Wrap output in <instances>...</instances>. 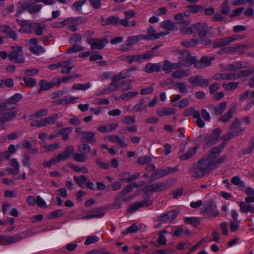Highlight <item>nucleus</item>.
<instances>
[{"label":"nucleus","mask_w":254,"mask_h":254,"mask_svg":"<svg viewBox=\"0 0 254 254\" xmlns=\"http://www.w3.org/2000/svg\"><path fill=\"white\" fill-rule=\"evenodd\" d=\"M145 102L146 101L144 98L140 99L139 103L135 105L132 109L136 112L142 111L144 108H146V105L145 104Z\"/></svg>","instance_id":"obj_40"},{"label":"nucleus","mask_w":254,"mask_h":254,"mask_svg":"<svg viewBox=\"0 0 254 254\" xmlns=\"http://www.w3.org/2000/svg\"><path fill=\"white\" fill-rule=\"evenodd\" d=\"M42 7L41 4H34L31 1L25 2L17 8L16 16L21 15L25 11L28 12L31 14L38 13L40 11Z\"/></svg>","instance_id":"obj_3"},{"label":"nucleus","mask_w":254,"mask_h":254,"mask_svg":"<svg viewBox=\"0 0 254 254\" xmlns=\"http://www.w3.org/2000/svg\"><path fill=\"white\" fill-rule=\"evenodd\" d=\"M131 76L130 73H128L127 69L123 70L121 72L117 74L114 76L116 79H117L118 81H119L121 79L127 78V77H129Z\"/></svg>","instance_id":"obj_49"},{"label":"nucleus","mask_w":254,"mask_h":254,"mask_svg":"<svg viewBox=\"0 0 254 254\" xmlns=\"http://www.w3.org/2000/svg\"><path fill=\"white\" fill-rule=\"evenodd\" d=\"M118 81L114 76L112 77V82L107 87L110 92L117 90L119 88Z\"/></svg>","instance_id":"obj_52"},{"label":"nucleus","mask_w":254,"mask_h":254,"mask_svg":"<svg viewBox=\"0 0 254 254\" xmlns=\"http://www.w3.org/2000/svg\"><path fill=\"white\" fill-rule=\"evenodd\" d=\"M141 39H143L142 34L138 36H130L126 40V46H132Z\"/></svg>","instance_id":"obj_30"},{"label":"nucleus","mask_w":254,"mask_h":254,"mask_svg":"<svg viewBox=\"0 0 254 254\" xmlns=\"http://www.w3.org/2000/svg\"><path fill=\"white\" fill-rule=\"evenodd\" d=\"M89 44L91 46L92 50H102L105 46L106 44L108 43V40L107 37H104L102 39L93 38V39L89 40Z\"/></svg>","instance_id":"obj_12"},{"label":"nucleus","mask_w":254,"mask_h":254,"mask_svg":"<svg viewBox=\"0 0 254 254\" xmlns=\"http://www.w3.org/2000/svg\"><path fill=\"white\" fill-rule=\"evenodd\" d=\"M11 105L12 104L9 103L8 100H5L4 102L0 104V112L14 109L15 107L11 106Z\"/></svg>","instance_id":"obj_46"},{"label":"nucleus","mask_w":254,"mask_h":254,"mask_svg":"<svg viewBox=\"0 0 254 254\" xmlns=\"http://www.w3.org/2000/svg\"><path fill=\"white\" fill-rule=\"evenodd\" d=\"M88 178V176L85 175H81L80 176H74L73 177L74 181L76 182L78 186L81 188H84V184L86 183Z\"/></svg>","instance_id":"obj_35"},{"label":"nucleus","mask_w":254,"mask_h":254,"mask_svg":"<svg viewBox=\"0 0 254 254\" xmlns=\"http://www.w3.org/2000/svg\"><path fill=\"white\" fill-rule=\"evenodd\" d=\"M87 2L86 0H80L75 2L72 4V7L79 12H82V7Z\"/></svg>","instance_id":"obj_51"},{"label":"nucleus","mask_w":254,"mask_h":254,"mask_svg":"<svg viewBox=\"0 0 254 254\" xmlns=\"http://www.w3.org/2000/svg\"><path fill=\"white\" fill-rule=\"evenodd\" d=\"M214 59L215 57L214 56H204L202 57L200 60L204 67H208L211 65V62Z\"/></svg>","instance_id":"obj_39"},{"label":"nucleus","mask_w":254,"mask_h":254,"mask_svg":"<svg viewBox=\"0 0 254 254\" xmlns=\"http://www.w3.org/2000/svg\"><path fill=\"white\" fill-rule=\"evenodd\" d=\"M198 42L197 39H191L183 41L181 43L185 47H194L197 46Z\"/></svg>","instance_id":"obj_48"},{"label":"nucleus","mask_w":254,"mask_h":254,"mask_svg":"<svg viewBox=\"0 0 254 254\" xmlns=\"http://www.w3.org/2000/svg\"><path fill=\"white\" fill-rule=\"evenodd\" d=\"M140 208V203L138 202L133 203L127 208L126 213H133Z\"/></svg>","instance_id":"obj_62"},{"label":"nucleus","mask_w":254,"mask_h":254,"mask_svg":"<svg viewBox=\"0 0 254 254\" xmlns=\"http://www.w3.org/2000/svg\"><path fill=\"white\" fill-rule=\"evenodd\" d=\"M29 50L33 54L38 55L40 53H42L44 52V49L42 46L39 45H36L34 46H30Z\"/></svg>","instance_id":"obj_55"},{"label":"nucleus","mask_w":254,"mask_h":254,"mask_svg":"<svg viewBox=\"0 0 254 254\" xmlns=\"http://www.w3.org/2000/svg\"><path fill=\"white\" fill-rule=\"evenodd\" d=\"M25 85L27 87L32 88L35 86L36 81L35 79L31 77H24L22 78Z\"/></svg>","instance_id":"obj_44"},{"label":"nucleus","mask_w":254,"mask_h":254,"mask_svg":"<svg viewBox=\"0 0 254 254\" xmlns=\"http://www.w3.org/2000/svg\"><path fill=\"white\" fill-rule=\"evenodd\" d=\"M176 110L170 107H163L157 111L156 113L159 116L174 115L176 113Z\"/></svg>","instance_id":"obj_27"},{"label":"nucleus","mask_w":254,"mask_h":254,"mask_svg":"<svg viewBox=\"0 0 254 254\" xmlns=\"http://www.w3.org/2000/svg\"><path fill=\"white\" fill-rule=\"evenodd\" d=\"M236 74L232 73H217L213 76V79L217 81L231 80L236 79Z\"/></svg>","instance_id":"obj_19"},{"label":"nucleus","mask_w":254,"mask_h":254,"mask_svg":"<svg viewBox=\"0 0 254 254\" xmlns=\"http://www.w3.org/2000/svg\"><path fill=\"white\" fill-rule=\"evenodd\" d=\"M197 149V147L191 148L188 150L185 154L179 156V158L181 160H187L196 153Z\"/></svg>","instance_id":"obj_28"},{"label":"nucleus","mask_w":254,"mask_h":254,"mask_svg":"<svg viewBox=\"0 0 254 254\" xmlns=\"http://www.w3.org/2000/svg\"><path fill=\"white\" fill-rule=\"evenodd\" d=\"M17 24L20 26L19 30V32L31 33V23L28 20H16Z\"/></svg>","instance_id":"obj_18"},{"label":"nucleus","mask_w":254,"mask_h":254,"mask_svg":"<svg viewBox=\"0 0 254 254\" xmlns=\"http://www.w3.org/2000/svg\"><path fill=\"white\" fill-rule=\"evenodd\" d=\"M61 81L59 78H55L50 82H47L45 80H41L39 82V89L38 92L40 93L43 91L48 90L54 87L55 86L59 87Z\"/></svg>","instance_id":"obj_9"},{"label":"nucleus","mask_w":254,"mask_h":254,"mask_svg":"<svg viewBox=\"0 0 254 254\" xmlns=\"http://www.w3.org/2000/svg\"><path fill=\"white\" fill-rule=\"evenodd\" d=\"M230 11V7L228 6V0H226L222 3L220 12L224 15H227Z\"/></svg>","instance_id":"obj_56"},{"label":"nucleus","mask_w":254,"mask_h":254,"mask_svg":"<svg viewBox=\"0 0 254 254\" xmlns=\"http://www.w3.org/2000/svg\"><path fill=\"white\" fill-rule=\"evenodd\" d=\"M238 85V82H229L228 83H223L222 85L223 88L226 90L234 91L235 90Z\"/></svg>","instance_id":"obj_53"},{"label":"nucleus","mask_w":254,"mask_h":254,"mask_svg":"<svg viewBox=\"0 0 254 254\" xmlns=\"http://www.w3.org/2000/svg\"><path fill=\"white\" fill-rule=\"evenodd\" d=\"M205 24H202L201 23H197L192 24L189 28L186 29L185 34H192L195 33L200 30L201 29L204 28L203 25Z\"/></svg>","instance_id":"obj_26"},{"label":"nucleus","mask_w":254,"mask_h":254,"mask_svg":"<svg viewBox=\"0 0 254 254\" xmlns=\"http://www.w3.org/2000/svg\"><path fill=\"white\" fill-rule=\"evenodd\" d=\"M226 145V143L223 142L221 144L217 146L213 147L210 150V153L208 154V155L205 157L208 158V162H209L210 159L212 160L216 158L223 150Z\"/></svg>","instance_id":"obj_16"},{"label":"nucleus","mask_w":254,"mask_h":254,"mask_svg":"<svg viewBox=\"0 0 254 254\" xmlns=\"http://www.w3.org/2000/svg\"><path fill=\"white\" fill-rule=\"evenodd\" d=\"M152 161V159L150 156L145 155L139 157L137 160V162L140 165H145L150 164Z\"/></svg>","instance_id":"obj_47"},{"label":"nucleus","mask_w":254,"mask_h":254,"mask_svg":"<svg viewBox=\"0 0 254 254\" xmlns=\"http://www.w3.org/2000/svg\"><path fill=\"white\" fill-rule=\"evenodd\" d=\"M180 67L178 63H171L169 61L165 60L163 61L161 70L165 73H170L174 69H178Z\"/></svg>","instance_id":"obj_15"},{"label":"nucleus","mask_w":254,"mask_h":254,"mask_svg":"<svg viewBox=\"0 0 254 254\" xmlns=\"http://www.w3.org/2000/svg\"><path fill=\"white\" fill-rule=\"evenodd\" d=\"M187 76V73L183 70H177L171 74V77L173 79L181 78Z\"/></svg>","instance_id":"obj_58"},{"label":"nucleus","mask_w":254,"mask_h":254,"mask_svg":"<svg viewBox=\"0 0 254 254\" xmlns=\"http://www.w3.org/2000/svg\"><path fill=\"white\" fill-rule=\"evenodd\" d=\"M178 214L177 210H170L158 216L156 221L163 223H170L176 219Z\"/></svg>","instance_id":"obj_10"},{"label":"nucleus","mask_w":254,"mask_h":254,"mask_svg":"<svg viewBox=\"0 0 254 254\" xmlns=\"http://www.w3.org/2000/svg\"><path fill=\"white\" fill-rule=\"evenodd\" d=\"M141 186V185H139L136 183H134L133 185H128L120 192L119 194L123 197L125 195L132 191L134 187L139 188Z\"/></svg>","instance_id":"obj_31"},{"label":"nucleus","mask_w":254,"mask_h":254,"mask_svg":"<svg viewBox=\"0 0 254 254\" xmlns=\"http://www.w3.org/2000/svg\"><path fill=\"white\" fill-rule=\"evenodd\" d=\"M147 31V34H142L143 39H146L147 40H156L159 39L161 36H164L167 34L164 33L163 32H159L158 33H156L154 27L151 25L148 27Z\"/></svg>","instance_id":"obj_13"},{"label":"nucleus","mask_w":254,"mask_h":254,"mask_svg":"<svg viewBox=\"0 0 254 254\" xmlns=\"http://www.w3.org/2000/svg\"><path fill=\"white\" fill-rule=\"evenodd\" d=\"M241 121L238 118H236L233 121L230 127V129L233 132H239V135L245 130V127H242L240 126Z\"/></svg>","instance_id":"obj_24"},{"label":"nucleus","mask_w":254,"mask_h":254,"mask_svg":"<svg viewBox=\"0 0 254 254\" xmlns=\"http://www.w3.org/2000/svg\"><path fill=\"white\" fill-rule=\"evenodd\" d=\"M227 107V102H223L220 103L216 106L213 105H210L209 106V109L212 112V113L216 116L221 115Z\"/></svg>","instance_id":"obj_17"},{"label":"nucleus","mask_w":254,"mask_h":254,"mask_svg":"<svg viewBox=\"0 0 254 254\" xmlns=\"http://www.w3.org/2000/svg\"><path fill=\"white\" fill-rule=\"evenodd\" d=\"M216 204L211 199H209L204 204V208L201 210L200 213L203 215L210 213L214 217L218 216L219 212L216 210Z\"/></svg>","instance_id":"obj_8"},{"label":"nucleus","mask_w":254,"mask_h":254,"mask_svg":"<svg viewBox=\"0 0 254 254\" xmlns=\"http://www.w3.org/2000/svg\"><path fill=\"white\" fill-rule=\"evenodd\" d=\"M228 159V155H223L220 157L217 160L213 162H209L211 167L212 168V170L216 169L218 166L222 164L225 160Z\"/></svg>","instance_id":"obj_34"},{"label":"nucleus","mask_w":254,"mask_h":254,"mask_svg":"<svg viewBox=\"0 0 254 254\" xmlns=\"http://www.w3.org/2000/svg\"><path fill=\"white\" fill-rule=\"evenodd\" d=\"M163 177L162 175V173L161 171V169H158L157 170H155L151 174L150 177V180L151 181H154L156 180H158L160 178Z\"/></svg>","instance_id":"obj_59"},{"label":"nucleus","mask_w":254,"mask_h":254,"mask_svg":"<svg viewBox=\"0 0 254 254\" xmlns=\"http://www.w3.org/2000/svg\"><path fill=\"white\" fill-rule=\"evenodd\" d=\"M95 162L99 168L103 169H108L110 166V163L109 162H103L102 158H100L96 159Z\"/></svg>","instance_id":"obj_60"},{"label":"nucleus","mask_w":254,"mask_h":254,"mask_svg":"<svg viewBox=\"0 0 254 254\" xmlns=\"http://www.w3.org/2000/svg\"><path fill=\"white\" fill-rule=\"evenodd\" d=\"M81 141L82 142H87L90 144L96 142L95 133L93 132L89 131L82 132Z\"/></svg>","instance_id":"obj_20"},{"label":"nucleus","mask_w":254,"mask_h":254,"mask_svg":"<svg viewBox=\"0 0 254 254\" xmlns=\"http://www.w3.org/2000/svg\"><path fill=\"white\" fill-rule=\"evenodd\" d=\"M239 132H233L232 131L226 133L225 134L223 135L221 138L224 141H227L234 137H236L239 135Z\"/></svg>","instance_id":"obj_63"},{"label":"nucleus","mask_w":254,"mask_h":254,"mask_svg":"<svg viewBox=\"0 0 254 254\" xmlns=\"http://www.w3.org/2000/svg\"><path fill=\"white\" fill-rule=\"evenodd\" d=\"M189 11L193 13H197L202 12L204 10V7L202 5H189L186 6Z\"/></svg>","instance_id":"obj_38"},{"label":"nucleus","mask_w":254,"mask_h":254,"mask_svg":"<svg viewBox=\"0 0 254 254\" xmlns=\"http://www.w3.org/2000/svg\"><path fill=\"white\" fill-rule=\"evenodd\" d=\"M81 39L82 35L79 33H75L71 36L70 42L72 44H79L81 43Z\"/></svg>","instance_id":"obj_54"},{"label":"nucleus","mask_w":254,"mask_h":254,"mask_svg":"<svg viewBox=\"0 0 254 254\" xmlns=\"http://www.w3.org/2000/svg\"><path fill=\"white\" fill-rule=\"evenodd\" d=\"M180 55L178 57L179 59V65L189 67L192 65L195 62V57L190 55V52L188 50L180 52Z\"/></svg>","instance_id":"obj_6"},{"label":"nucleus","mask_w":254,"mask_h":254,"mask_svg":"<svg viewBox=\"0 0 254 254\" xmlns=\"http://www.w3.org/2000/svg\"><path fill=\"white\" fill-rule=\"evenodd\" d=\"M210 81H211V79H203L202 77L199 75L188 79V81L192 85L194 86H200L202 88L208 86Z\"/></svg>","instance_id":"obj_11"},{"label":"nucleus","mask_w":254,"mask_h":254,"mask_svg":"<svg viewBox=\"0 0 254 254\" xmlns=\"http://www.w3.org/2000/svg\"><path fill=\"white\" fill-rule=\"evenodd\" d=\"M74 148L72 145L66 146L64 152L59 153L56 156L58 161H64L69 158L70 156L74 154Z\"/></svg>","instance_id":"obj_14"},{"label":"nucleus","mask_w":254,"mask_h":254,"mask_svg":"<svg viewBox=\"0 0 254 254\" xmlns=\"http://www.w3.org/2000/svg\"><path fill=\"white\" fill-rule=\"evenodd\" d=\"M199 111L196 110L194 107H190L185 109L183 113L184 117L192 116L194 118V115L199 113Z\"/></svg>","instance_id":"obj_45"},{"label":"nucleus","mask_w":254,"mask_h":254,"mask_svg":"<svg viewBox=\"0 0 254 254\" xmlns=\"http://www.w3.org/2000/svg\"><path fill=\"white\" fill-rule=\"evenodd\" d=\"M235 110V108H231L228 111L223 115L219 119V121H221L223 123H227L230 121L233 116Z\"/></svg>","instance_id":"obj_33"},{"label":"nucleus","mask_w":254,"mask_h":254,"mask_svg":"<svg viewBox=\"0 0 254 254\" xmlns=\"http://www.w3.org/2000/svg\"><path fill=\"white\" fill-rule=\"evenodd\" d=\"M183 220L185 223L191 224L193 226H196L201 223L200 219L195 217H185Z\"/></svg>","instance_id":"obj_37"},{"label":"nucleus","mask_w":254,"mask_h":254,"mask_svg":"<svg viewBox=\"0 0 254 254\" xmlns=\"http://www.w3.org/2000/svg\"><path fill=\"white\" fill-rule=\"evenodd\" d=\"M29 230H26L20 234H15L11 236L0 235V244L4 246L10 245L21 241L23 238L27 237Z\"/></svg>","instance_id":"obj_2"},{"label":"nucleus","mask_w":254,"mask_h":254,"mask_svg":"<svg viewBox=\"0 0 254 254\" xmlns=\"http://www.w3.org/2000/svg\"><path fill=\"white\" fill-rule=\"evenodd\" d=\"M212 170L208 162V158L204 157L200 159L189 170L193 178H202L208 174Z\"/></svg>","instance_id":"obj_1"},{"label":"nucleus","mask_w":254,"mask_h":254,"mask_svg":"<svg viewBox=\"0 0 254 254\" xmlns=\"http://www.w3.org/2000/svg\"><path fill=\"white\" fill-rule=\"evenodd\" d=\"M59 147L58 143H55L50 145H47L43 147V151L45 152H51L57 149Z\"/></svg>","instance_id":"obj_57"},{"label":"nucleus","mask_w":254,"mask_h":254,"mask_svg":"<svg viewBox=\"0 0 254 254\" xmlns=\"http://www.w3.org/2000/svg\"><path fill=\"white\" fill-rule=\"evenodd\" d=\"M194 118L196 119L195 123L199 127L202 128L205 126V122L201 118L200 112H199V113H197V114L194 115Z\"/></svg>","instance_id":"obj_64"},{"label":"nucleus","mask_w":254,"mask_h":254,"mask_svg":"<svg viewBox=\"0 0 254 254\" xmlns=\"http://www.w3.org/2000/svg\"><path fill=\"white\" fill-rule=\"evenodd\" d=\"M231 43L229 37L215 39L213 42L214 48H221Z\"/></svg>","instance_id":"obj_23"},{"label":"nucleus","mask_w":254,"mask_h":254,"mask_svg":"<svg viewBox=\"0 0 254 254\" xmlns=\"http://www.w3.org/2000/svg\"><path fill=\"white\" fill-rule=\"evenodd\" d=\"M17 111H10L0 114V122H9L14 119L17 115Z\"/></svg>","instance_id":"obj_21"},{"label":"nucleus","mask_w":254,"mask_h":254,"mask_svg":"<svg viewBox=\"0 0 254 254\" xmlns=\"http://www.w3.org/2000/svg\"><path fill=\"white\" fill-rule=\"evenodd\" d=\"M104 25H116L119 22V19L118 17L115 16H111L108 17L105 21Z\"/></svg>","instance_id":"obj_50"},{"label":"nucleus","mask_w":254,"mask_h":254,"mask_svg":"<svg viewBox=\"0 0 254 254\" xmlns=\"http://www.w3.org/2000/svg\"><path fill=\"white\" fill-rule=\"evenodd\" d=\"M22 98V96L20 94L16 93L7 100H8L9 103H10L12 105H14L19 102Z\"/></svg>","instance_id":"obj_61"},{"label":"nucleus","mask_w":254,"mask_h":254,"mask_svg":"<svg viewBox=\"0 0 254 254\" xmlns=\"http://www.w3.org/2000/svg\"><path fill=\"white\" fill-rule=\"evenodd\" d=\"M239 204L241 212L247 213L250 212L254 213V205L249 203L246 204L244 202H240Z\"/></svg>","instance_id":"obj_29"},{"label":"nucleus","mask_w":254,"mask_h":254,"mask_svg":"<svg viewBox=\"0 0 254 254\" xmlns=\"http://www.w3.org/2000/svg\"><path fill=\"white\" fill-rule=\"evenodd\" d=\"M45 26L38 22H33L31 23V33L32 32H34V33L37 35H41L43 33V29L44 28Z\"/></svg>","instance_id":"obj_25"},{"label":"nucleus","mask_w":254,"mask_h":254,"mask_svg":"<svg viewBox=\"0 0 254 254\" xmlns=\"http://www.w3.org/2000/svg\"><path fill=\"white\" fill-rule=\"evenodd\" d=\"M160 26L163 29L171 31L174 28L175 24L170 20H167L161 22Z\"/></svg>","instance_id":"obj_36"},{"label":"nucleus","mask_w":254,"mask_h":254,"mask_svg":"<svg viewBox=\"0 0 254 254\" xmlns=\"http://www.w3.org/2000/svg\"><path fill=\"white\" fill-rule=\"evenodd\" d=\"M168 181L156 182L144 186L143 191L145 194L162 191L168 188Z\"/></svg>","instance_id":"obj_5"},{"label":"nucleus","mask_w":254,"mask_h":254,"mask_svg":"<svg viewBox=\"0 0 254 254\" xmlns=\"http://www.w3.org/2000/svg\"><path fill=\"white\" fill-rule=\"evenodd\" d=\"M73 158L78 162H85L87 159V155L82 152L74 153Z\"/></svg>","instance_id":"obj_41"},{"label":"nucleus","mask_w":254,"mask_h":254,"mask_svg":"<svg viewBox=\"0 0 254 254\" xmlns=\"http://www.w3.org/2000/svg\"><path fill=\"white\" fill-rule=\"evenodd\" d=\"M221 133V129L219 128H217L214 129L210 135L207 134H203L200 135L199 137L204 139L207 147H210L217 142Z\"/></svg>","instance_id":"obj_7"},{"label":"nucleus","mask_w":254,"mask_h":254,"mask_svg":"<svg viewBox=\"0 0 254 254\" xmlns=\"http://www.w3.org/2000/svg\"><path fill=\"white\" fill-rule=\"evenodd\" d=\"M248 48V46L244 44L239 45L234 47H227L225 49H222L221 53H231L235 52L239 49L240 50H246Z\"/></svg>","instance_id":"obj_32"},{"label":"nucleus","mask_w":254,"mask_h":254,"mask_svg":"<svg viewBox=\"0 0 254 254\" xmlns=\"http://www.w3.org/2000/svg\"><path fill=\"white\" fill-rule=\"evenodd\" d=\"M91 84L88 82L85 84L76 83L73 85L72 89L85 91L90 88Z\"/></svg>","instance_id":"obj_42"},{"label":"nucleus","mask_w":254,"mask_h":254,"mask_svg":"<svg viewBox=\"0 0 254 254\" xmlns=\"http://www.w3.org/2000/svg\"><path fill=\"white\" fill-rule=\"evenodd\" d=\"M10 48L12 50L8 54L9 60L13 61L15 63H24L25 60L23 54L22 47L20 46H11Z\"/></svg>","instance_id":"obj_4"},{"label":"nucleus","mask_w":254,"mask_h":254,"mask_svg":"<svg viewBox=\"0 0 254 254\" xmlns=\"http://www.w3.org/2000/svg\"><path fill=\"white\" fill-rule=\"evenodd\" d=\"M145 71L148 73L160 72L161 71V65L160 63H148L146 65Z\"/></svg>","instance_id":"obj_22"},{"label":"nucleus","mask_w":254,"mask_h":254,"mask_svg":"<svg viewBox=\"0 0 254 254\" xmlns=\"http://www.w3.org/2000/svg\"><path fill=\"white\" fill-rule=\"evenodd\" d=\"M231 181L233 184L237 185L238 187L241 189H243L246 187L245 182L241 181L239 176H234L232 177Z\"/></svg>","instance_id":"obj_43"}]
</instances>
